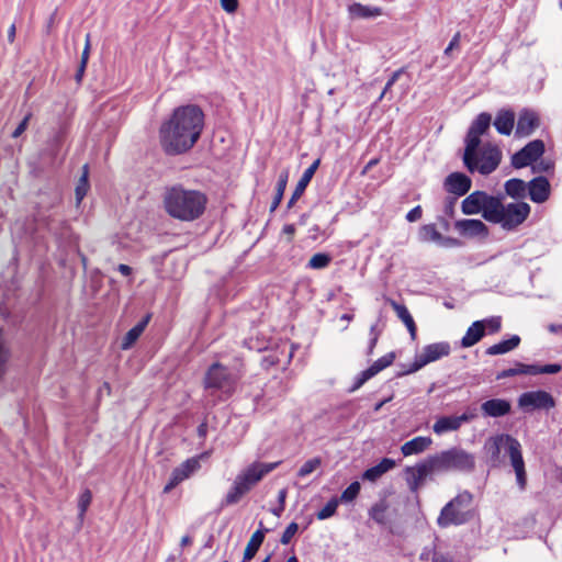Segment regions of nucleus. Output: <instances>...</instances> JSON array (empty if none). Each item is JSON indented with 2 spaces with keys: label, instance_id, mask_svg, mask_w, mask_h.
Segmentation results:
<instances>
[{
  "label": "nucleus",
  "instance_id": "obj_15",
  "mask_svg": "<svg viewBox=\"0 0 562 562\" xmlns=\"http://www.w3.org/2000/svg\"><path fill=\"white\" fill-rule=\"evenodd\" d=\"M199 458L193 457L187 459L179 467L175 468L171 472L168 483L164 487V493L171 492L178 484L186 479L190 477L194 472L200 469Z\"/></svg>",
  "mask_w": 562,
  "mask_h": 562
},
{
  "label": "nucleus",
  "instance_id": "obj_18",
  "mask_svg": "<svg viewBox=\"0 0 562 562\" xmlns=\"http://www.w3.org/2000/svg\"><path fill=\"white\" fill-rule=\"evenodd\" d=\"M540 125L538 114L529 109L519 112L515 134L517 137L530 136Z\"/></svg>",
  "mask_w": 562,
  "mask_h": 562
},
{
  "label": "nucleus",
  "instance_id": "obj_16",
  "mask_svg": "<svg viewBox=\"0 0 562 562\" xmlns=\"http://www.w3.org/2000/svg\"><path fill=\"white\" fill-rule=\"evenodd\" d=\"M405 473L406 482L412 492H417L427 476L436 474L428 458L416 463L414 467H407Z\"/></svg>",
  "mask_w": 562,
  "mask_h": 562
},
{
  "label": "nucleus",
  "instance_id": "obj_23",
  "mask_svg": "<svg viewBox=\"0 0 562 562\" xmlns=\"http://www.w3.org/2000/svg\"><path fill=\"white\" fill-rule=\"evenodd\" d=\"M483 415L488 417H503L510 413L512 404L504 398H492L481 405Z\"/></svg>",
  "mask_w": 562,
  "mask_h": 562
},
{
  "label": "nucleus",
  "instance_id": "obj_44",
  "mask_svg": "<svg viewBox=\"0 0 562 562\" xmlns=\"http://www.w3.org/2000/svg\"><path fill=\"white\" fill-rule=\"evenodd\" d=\"M322 464V459L319 457L312 458L304 462V464L300 468L297 475L300 477H305L310 475L312 472L317 470Z\"/></svg>",
  "mask_w": 562,
  "mask_h": 562
},
{
  "label": "nucleus",
  "instance_id": "obj_49",
  "mask_svg": "<svg viewBox=\"0 0 562 562\" xmlns=\"http://www.w3.org/2000/svg\"><path fill=\"white\" fill-rule=\"evenodd\" d=\"M405 71V68L402 67L400 69H397L396 71H394L392 74V76L390 77V79L387 80L381 95L379 97V100H382L384 98V95L387 93V91L394 86V83L398 80V78L401 77L402 74H404Z\"/></svg>",
  "mask_w": 562,
  "mask_h": 562
},
{
  "label": "nucleus",
  "instance_id": "obj_38",
  "mask_svg": "<svg viewBox=\"0 0 562 562\" xmlns=\"http://www.w3.org/2000/svg\"><path fill=\"white\" fill-rule=\"evenodd\" d=\"M288 177H289L288 171H282L280 173L278 182H277L276 195L270 205V212L276 211L278 209V206L280 205L283 194H284V191H285V188H286Z\"/></svg>",
  "mask_w": 562,
  "mask_h": 562
},
{
  "label": "nucleus",
  "instance_id": "obj_28",
  "mask_svg": "<svg viewBox=\"0 0 562 562\" xmlns=\"http://www.w3.org/2000/svg\"><path fill=\"white\" fill-rule=\"evenodd\" d=\"M432 443V439L430 437H415L409 441H406L401 447V452L403 456L408 457L413 454H419L427 450Z\"/></svg>",
  "mask_w": 562,
  "mask_h": 562
},
{
  "label": "nucleus",
  "instance_id": "obj_43",
  "mask_svg": "<svg viewBox=\"0 0 562 562\" xmlns=\"http://www.w3.org/2000/svg\"><path fill=\"white\" fill-rule=\"evenodd\" d=\"M331 261V257L325 252H317L313 255L307 263V267L311 269H324Z\"/></svg>",
  "mask_w": 562,
  "mask_h": 562
},
{
  "label": "nucleus",
  "instance_id": "obj_54",
  "mask_svg": "<svg viewBox=\"0 0 562 562\" xmlns=\"http://www.w3.org/2000/svg\"><path fill=\"white\" fill-rule=\"evenodd\" d=\"M90 46H91L90 34H87L85 48L82 50L81 59H80V63L83 64V66H87V64H88V59H89V55H90Z\"/></svg>",
  "mask_w": 562,
  "mask_h": 562
},
{
  "label": "nucleus",
  "instance_id": "obj_27",
  "mask_svg": "<svg viewBox=\"0 0 562 562\" xmlns=\"http://www.w3.org/2000/svg\"><path fill=\"white\" fill-rule=\"evenodd\" d=\"M515 125V113L512 110H501L496 114L494 126L502 135H510Z\"/></svg>",
  "mask_w": 562,
  "mask_h": 562
},
{
  "label": "nucleus",
  "instance_id": "obj_50",
  "mask_svg": "<svg viewBox=\"0 0 562 562\" xmlns=\"http://www.w3.org/2000/svg\"><path fill=\"white\" fill-rule=\"evenodd\" d=\"M553 168V165L549 160L541 159L540 161L537 160L532 166V172L533 173H547Z\"/></svg>",
  "mask_w": 562,
  "mask_h": 562
},
{
  "label": "nucleus",
  "instance_id": "obj_39",
  "mask_svg": "<svg viewBox=\"0 0 562 562\" xmlns=\"http://www.w3.org/2000/svg\"><path fill=\"white\" fill-rule=\"evenodd\" d=\"M387 508V503L385 501H380L371 507L369 515L375 522L384 525L386 522Z\"/></svg>",
  "mask_w": 562,
  "mask_h": 562
},
{
  "label": "nucleus",
  "instance_id": "obj_1",
  "mask_svg": "<svg viewBox=\"0 0 562 562\" xmlns=\"http://www.w3.org/2000/svg\"><path fill=\"white\" fill-rule=\"evenodd\" d=\"M203 127L204 113L200 106H178L159 127L160 146L167 155H182L196 144Z\"/></svg>",
  "mask_w": 562,
  "mask_h": 562
},
{
  "label": "nucleus",
  "instance_id": "obj_17",
  "mask_svg": "<svg viewBox=\"0 0 562 562\" xmlns=\"http://www.w3.org/2000/svg\"><path fill=\"white\" fill-rule=\"evenodd\" d=\"M394 359H395V353L392 351V352H389L385 356L381 357L376 361H374L368 369L361 371L357 375L355 383H353L352 387L350 389V391L353 392V391L360 389L368 380H370L371 378L376 375L379 372H381L382 370H384L385 368L391 366L393 363Z\"/></svg>",
  "mask_w": 562,
  "mask_h": 562
},
{
  "label": "nucleus",
  "instance_id": "obj_24",
  "mask_svg": "<svg viewBox=\"0 0 562 562\" xmlns=\"http://www.w3.org/2000/svg\"><path fill=\"white\" fill-rule=\"evenodd\" d=\"M470 417L467 414H462L460 416H443L437 419L432 429L438 435L458 430L461 425L467 423Z\"/></svg>",
  "mask_w": 562,
  "mask_h": 562
},
{
  "label": "nucleus",
  "instance_id": "obj_30",
  "mask_svg": "<svg viewBox=\"0 0 562 562\" xmlns=\"http://www.w3.org/2000/svg\"><path fill=\"white\" fill-rule=\"evenodd\" d=\"M485 335L484 322L475 321L467 329L465 335L461 339V346L469 348L477 344Z\"/></svg>",
  "mask_w": 562,
  "mask_h": 562
},
{
  "label": "nucleus",
  "instance_id": "obj_22",
  "mask_svg": "<svg viewBox=\"0 0 562 562\" xmlns=\"http://www.w3.org/2000/svg\"><path fill=\"white\" fill-rule=\"evenodd\" d=\"M503 196H495L486 193L482 216L485 221L496 224L497 221L502 220L499 215L503 212Z\"/></svg>",
  "mask_w": 562,
  "mask_h": 562
},
{
  "label": "nucleus",
  "instance_id": "obj_57",
  "mask_svg": "<svg viewBox=\"0 0 562 562\" xmlns=\"http://www.w3.org/2000/svg\"><path fill=\"white\" fill-rule=\"evenodd\" d=\"M86 67L87 66H83V64H81V63L79 64L78 69L75 75V80L77 83H81L82 78L85 76Z\"/></svg>",
  "mask_w": 562,
  "mask_h": 562
},
{
  "label": "nucleus",
  "instance_id": "obj_32",
  "mask_svg": "<svg viewBox=\"0 0 562 562\" xmlns=\"http://www.w3.org/2000/svg\"><path fill=\"white\" fill-rule=\"evenodd\" d=\"M267 531H268V529L263 528L262 522H260V528L252 533V536L250 537V539L245 548V551H244L245 560L254 559V557L256 555L257 551L259 550V548L261 547V544L265 540V535Z\"/></svg>",
  "mask_w": 562,
  "mask_h": 562
},
{
  "label": "nucleus",
  "instance_id": "obj_61",
  "mask_svg": "<svg viewBox=\"0 0 562 562\" xmlns=\"http://www.w3.org/2000/svg\"><path fill=\"white\" fill-rule=\"evenodd\" d=\"M117 271L120 273H122L123 276H125V277H128V276L132 274V268L130 266H127V265H124V263H120L117 266Z\"/></svg>",
  "mask_w": 562,
  "mask_h": 562
},
{
  "label": "nucleus",
  "instance_id": "obj_13",
  "mask_svg": "<svg viewBox=\"0 0 562 562\" xmlns=\"http://www.w3.org/2000/svg\"><path fill=\"white\" fill-rule=\"evenodd\" d=\"M554 405V398L546 391H529L520 394L518 397L519 408L527 413L537 409L549 411Z\"/></svg>",
  "mask_w": 562,
  "mask_h": 562
},
{
  "label": "nucleus",
  "instance_id": "obj_14",
  "mask_svg": "<svg viewBox=\"0 0 562 562\" xmlns=\"http://www.w3.org/2000/svg\"><path fill=\"white\" fill-rule=\"evenodd\" d=\"M562 367L558 363L553 364H525L516 362L514 368L505 369L497 373L496 379L502 380L518 374L525 375H538V374H554L560 372Z\"/></svg>",
  "mask_w": 562,
  "mask_h": 562
},
{
  "label": "nucleus",
  "instance_id": "obj_63",
  "mask_svg": "<svg viewBox=\"0 0 562 562\" xmlns=\"http://www.w3.org/2000/svg\"><path fill=\"white\" fill-rule=\"evenodd\" d=\"M378 159L374 158V159H371L363 168L362 170V173H367L370 169H372L376 164H378Z\"/></svg>",
  "mask_w": 562,
  "mask_h": 562
},
{
  "label": "nucleus",
  "instance_id": "obj_58",
  "mask_svg": "<svg viewBox=\"0 0 562 562\" xmlns=\"http://www.w3.org/2000/svg\"><path fill=\"white\" fill-rule=\"evenodd\" d=\"M378 339H379V334H374V336L371 337V339L369 341V346H368V351H367L368 356H371L373 353V350L376 346Z\"/></svg>",
  "mask_w": 562,
  "mask_h": 562
},
{
  "label": "nucleus",
  "instance_id": "obj_7",
  "mask_svg": "<svg viewBox=\"0 0 562 562\" xmlns=\"http://www.w3.org/2000/svg\"><path fill=\"white\" fill-rule=\"evenodd\" d=\"M238 379L239 375L237 373L229 371L222 363L215 362L206 371L204 386L205 389L221 390L225 394L231 395L235 390Z\"/></svg>",
  "mask_w": 562,
  "mask_h": 562
},
{
  "label": "nucleus",
  "instance_id": "obj_8",
  "mask_svg": "<svg viewBox=\"0 0 562 562\" xmlns=\"http://www.w3.org/2000/svg\"><path fill=\"white\" fill-rule=\"evenodd\" d=\"M492 116L486 112L480 113L472 122L465 137V148L463 154V162L467 169H472L470 161L481 144V135L486 133L490 128Z\"/></svg>",
  "mask_w": 562,
  "mask_h": 562
},
{
  "label": "nucleus",
  "instance_id": "obj_10",
  "mask_svg": "<svg viewBox=\"0 0 562 562\" xmlns=\"http://www.w3.org/2000/svg\"><path fill=\"white\" fill-rule=\"evenodd\" d=\"M451 351L450 345L448 342H435L427 345L423 348V351L417 355L414 359V362L411 367L404 372L398 373V376L404 374L414 373L420 370L426 364L437 361L443 357H447Z\"/></svg>",
  "mask_w": 562,
  "mask_h": 562
},
{
  "label": "nucleus",
  "instance_id": "obj_55",
  "mask_svg": "<svg viewBox=\"0 0 562 562\" xmlns=\"http://www.w3.org/2000/svg\"><path fill=\"white\" fill-rule=\"evenodd\" d=\"M459 43H460V33H456L454 36L452 37V40L450 41L449 45L447 46V48L445 49V55H449L450 52L458 47L459 46Z\"/></svg>",
  "mask_w": 562,
  "mask_h": 562
},
{
  "label": "nucleus",
  "instance_id": "obj_6",
  "mask_svg": "<svg viewBox=\"0 0 562 562\" xmlns=\"http://www.w3.org/2000/svg\"><path fill=\"white\" fill-rule=\"evenodd\" d=\"M473 495L469 491H463L448 502L441 509L437 524L441 528L449 526L464 525L471 520Z\"/></svg>",
  "mask_w": 562,
  "mask_h": 562
},
{
  "label": "nucleus",
  "instance_id": "obj_42",
  "mask_svg": "<svg viewBox=\"0 0 562 562\" xmlns=\"http://www.w3.org/2000/svg\"><path fill=\"white\" fill-rule=\"evenodd\" d=\"M92 493L90 490L86 488L79 496L78 499V519L82 522L86 516V513L91 504Z\"/></svg>",
  "mask_w": 562,
  "mask_h": 562
},
{
  "label": "nucleus",
  "instance_id": "obj_26",
  "mask_svg": "<svg viewBox=\"0 0 562 562\" xmlns=\"http://www.w3.org/2000/svg\"><path fill=\"white\" fill-rule=\"evenodd\" d=\"M486 192L484 191H474L469 194L461 204V210L463 214L472 215L479 214L483 212L484 199Z\"/></svg>",
  "mask_w": 562,
  "mask_h": 562
},
{
  "label": "nucleus",
  "instance_id": "obj_53",
  "mask_svg": "<svg viewBox=\"0 0 562 562\" xmlns=\"http://www.w3.org/2000/svg\"><path fill=\"white\" fill-rule=\"evenodd\" d=\"M423 215V210L419 205L415 206L414 209H412L407 214H406V220L411 223L413 222H416L418 220H420Z\"/></svg>",
  "mask_w": 562,
  "mask_h": 562
},
{
  "label": "nucleus",
  "instance_id": "obj_62",
  "mask_svg": "<svg viewBox=\"0 0 562 562\" xmlns=\"http://www.w3.org/2000/svg\"><path fill=\"white\" fill-rule=\"evenodd\" d=\"M207 434V424L202 423L198 426V435L200 438H205Z\"/></svg>",
  "mask_w": 562,
  "mask_h": 562
},
{
  "label": "nucleus",
  "instance_id": "obj_34",
  "mask_svg": "<svg viewBox=\"0 0 562 562\" xmlns=\"http://www.w3.org/2000/svg\"><path fill=\"white\" fill-rule=\"evenodd\" d=\"M12 357L10 342L2 329H0V381L8 372L9 362Z\"/></svg>",
  "mask_w": 562,
  "mask_h": 562
},
{
  "label": "nucleus",
  "instance_id": "obj_41",
  "mask_svg": "<svg viewBox=\"0 0 562 562\" xmlns=\"http://www.w3.org/2000/svg\"><path fill=\"white\" fill-rule=\"evenodd\" d=\"M82 175L76 186L75 194L77 203L79 204L83 198L86 196L88 189H89V182H88V165H85L82 167Z\"/></svg>",
  "mask_w": 562,
  "mask_h": 562
},
{
  "label": "nucleus",
  "instance_id": "obj_46",
  "mask_svg": "<svg viewBox=\"0 0 562 562\" xmlns=\"http://www.w3.org/2000/svg\"><path fill=\"white\" fill-rule=\"evenodd\" d=\"M360 483L358 481L352 482L340 495V501L342 503L352 502L360 492Z\"/></svg>",
  "mask_w": 562,
  "mask_h": 562
},
{
  "label": "nucleus",
  "instance_id": "obj_9",
  "mask_svg": "<svg viewBox=\"0 0 562 562\" xmlns=\"http://www.w3.org/2000/svg\"><path fill=\"white\" fill-rule=\"evenodd\" d=\"M502 160V151L497 146L487 144L485 145L480 156L476 155V151L473 154L472 159L470 161V166L472 169H468L470 172H474L477 170L481 175H490L497 169Z\"/></svg>",
  "mask_w": 562,
  "mask_h": 562
},
{
  "label": "nucleus",
  "instance_id": "obj_12",
  "mask_svg": "<svg viewBox=\"0 0 562 562\" xmlns=\"http://www.w3.org/2000/svg\"><path fill=\"white\" fill-rule=\"evenodd\" d=\"M544 153V143L541 139H533L512 156V166L521 169L532 166Z\"/></svg>",
  "mask_w": 562,
  "mask_h": 562
},
{
  "label": "nucleus",
  "instance_id": "obj_56",
  "mask_svg": "<svg viewBox=\"0 0 562 562\" xmlns=\"http://www.w3.org/2000/svg\"><path fill=\"white\" fill-rule=\"evenodd\" d=\"M456 201H457V198H452V199L447 200L446 205H445V213L447 215L453 216Z\"/></svg>",
  "mask_w": 562,
  "mask_h": 562
},
{
  "label": "nucleus",
  "instance_id": "obj_51",
  "mask_svg": "<svg viewBox=\"0 0 562 562\" xmlns=\"http://www.w3.org/2000/svg\"><path fill=\"white\" fill-rule=\"evenodd\" d=\"M31 115V113L26 114L24 119L20 122V124L16 126V128L12 132L13 138H18L24 133V131L27 128Z\"/></svg>",
  "mask_w": 562,
  "mask_h": 562
},
{
  "label": "nucleus",
  "instance_id": "obj_31",
  "mask_svg": "<svg viewBox=\"0 0 562 562\" xmlns=\"http://www.w3.org/2000/svg\"><path fill=\"white\" fill-rule=\"evenodd\" d=\"M149 319L150 314H147L138 324H136L125 334L121 344L122 349L127 350L136 342V340L145 330Z\"/></svg>",
  "mask_w": 562,
  "mask_h": 562
},
{
  "label": "nucleus",
  "instance_id": "obj_37",
  "mask_svg": "<svg viewBox=\"0 0 562 562\" xmlns=\"http://www.w3.org/2000/svg\"><path fill=\"white\" fill-rule=\"evenodd\" d=\"M349 13L355 18L369 19L382 14V10L378 7L363 5L361 3H352L348 8Z\"/></svg>",
  "mask_w": 562,
  "mask_h": 562
},
{
  "label": "nucleus",
  "instance_id": "obj_5",
  "mask_svg": "<svg viewBox=\"0 0 562 562\" xmlns=\"http://www.w3.org/2000/svg\"><path fill=\"white\" fill-rule=\"evenodd\" d=\"M435 473L464 472L475 469V457L461 447H452L427 457Z\"/></svg>",
  "mask_w": 562,
  "mask_h": 562
},
{
  "label": "nucleus",
  "instance_id": "obj_11",
  "mask_svg": "<svg viewBox=\"0 0 562 562\" xmlns=\"http://www.w3.org/2000/svg\"><path fill=\"white\" fill-rule=\"evenodd\" d=\"M530 214V205L526 202H516L508 203L504 205L503 212L501 213V221H497L496 224H499L502 228L506 231L516 229L519 225H521Z\"/></svg>",
  "mask_w": 562,
  "mask_h": 562
},
{
  "label": "nucleus",
  "instance_id": "obj_59",
  "mask_svg": "<svg viewBox=\"0 0 562 562\" xmlns=\"http://www.w3.org/2000/svg\"><path fill=\"white\" fill-rule=\"evenodd\" d=\"M282 232L283 234L288 235L289 239L291 240L295 234V226L293 224H286L283 226Z\"/></svg>",
  "mask_w": 562,
  "mask_h": 562
},
{
  "label": "nucleus",
  "instance_id": "obj_48",
  "mask_svg": "<svg viewBox=\"0 0 562 562\" xmlns=\"http://www.w3.org/2000/svg\"><path fill=\"white\" fill-rule=\"evenodd\" d=\"M297 530H299V525L296 522L289 524L281 536L280 542L282 544L290 543V541L292 540L294 535L297 532Z\"/></svg>",
  "mask_w": 562,
  "mask_h": 562
},
{
  "label": "nucleus",
  "instance_id": "obj_35",
  "mask_svg": "<svg viewBox=\"0 0 562 562\" xmlns=\"http://www.w3.org/2000/svg\"><path fill=\"white\" fill-rule=\"evenodd\" d=\"M504 189L507 195L513 199H524L528 195V184L526 181L513 178L505 182Z\"/></svg>",
  "mask_w": 562,
  "mask_h": 562
},
{
  "label": "nucleus",
  "instance_id": "obj_20",
  "mask_svg": "<svg viewBox=\"0 0 562 562\" xmlns=\"http://www.w3.org/2000/svg\"><path fill=\"white\" fill-rule=\"evenodd\" d=\"M528 196L535 203H543L550 195V183L543 176H538L527 182Z\"/></svg>",
  "mask_w": 562,
  "mask_h": 562
},
{
  "label": "nucleus",
  "instance_id": "obj_36",
  "mask_svg": "<svg viewBox=\"0 0 562 562\" xmlns=\"http://www.w3.org/2000/svg\"><path fill=\"white\" fill-rule=\"evenodd\" d=\"M520 344V337L517 335H513L509 339L502 340L491 347H488L485 351L488 356H497L507 353L515 348H517Z\"/></svg>",
  "mask_w": 562,
  "mask_h": 562
},
{
  "label": "nucleus",
  "instance_id": "obj_25",
  "mask_svg": "<svg viewBox=\"0 0 562 562\" xmlns=\"http://www.w3.org/2000/svg\"><path fill=\"white\" fill-rule=\"evenodd\" d=\"M319 166V159H316L308 168L305 169L302 177L296 183V187L292 193L291 199L288 202V207H292L297 199L301 198V195L304 193L306 187L311 182L314 173L316 172L317 168Z\"/></svg>",
  "mask_w": 562,
  "mask_h": 562
},
{
  "label": "nucleus",
  "instance_id": "obj_64",
  "mask_svg": "<svg viewBox=\"0 0 562 562\" xmlns=\"http://www.w3.org/2000/svg\"><path fill=\"white\" fill-rule=\"evenodd\" d=\"M15 24H12L8 31V40L10 43H12L15 38Z\"/></svg>",
  "mask_w": 562,
  "mask_h": 562
},
{
  "label": "nucleus",
  "instance_id": "obj_40",
  "mask_svg": "<svg viewBox=\"0 0 562 562\" xmlns=\"http://www.w3.org/2000/svg\"><path fill=\"white\" fill-rule=\"evenodd\" d=\"M419 236L423 241L441 243L443 240L442 235L437 231L434 224H427L422 226Z\"/></svg>",
  "mask_w": 562,
  "mask_h": 562
},
{
  "label": "nucleus",
  "instance_id": "obj_45",
  "mask_svg": "<svg viewBox=\"0 0 562 562\" xmlns=\"http://www.w3.org/2000/svg\"><path fill=\"white\" fill-rule=\"evenodd\" d=\"M338 499L331 498L317 514L316 517L319 520H325L335 515L338 507Z\"/></svg>",
  "mask_w": 562,
  "mask_h": 562
},
{
  "label": "nucleus",
  "instance_id": "obj_60",
  "mask_svg": "<svg viewBox=\"0 0 562 562\" xmlns=\"http://www.w3.org/2000/svg\"><path fill=\"white\" fill-rule=\"evenodd\" d=\"M431 562H452V559L440 553H434Z\"/></svg>",
  "mask_w": 562,
  "mask_h": 562
},
{
  "label": "nucleus",
  "instance_id": "obj_29",
  "mask_svg": "<svg viewBox=\"0 0 562 562\" xmlns=\"http://www.w3.org/2000/svg\"><path fill=\"white\" fill-rule=\"evenodd\" d=\"M395 467V461L390 458H383L376 465L367 469L362 474V480L375 482L384 473Z\"/></svg>",
  "mask_w": 562,
  "mask_h": 562
},
{
  "label": "nucleus",
  "instance_id": "obj_19",
  "mask_svg": "<svg viewBox=\"0 0 562 562\" xmlns=\"http://www.w3.org/2000/svg\"><path fill=\"white\" fill-rule=\"evenodd\" d=\"M472 186V180L462 172L450 173L443 182V187L447 192L454 194L456 196H463L467 194Z\"/></svg>",
  "mask_w": 562,
  "mask_h": 562
},
{
  "label": "nucleus",
  "instance_id": "obj_21",
  "mask_svg": "<svg viewBox=\"0 0 562 562\" xmlns=\"http://www.w3.org/2000/svg\"><path fill=\"white\" fill-rule=\"evenodd\" d=\"M454 227L460 235L467 237H486L488 235L487 226L480 220H460L456 222Z\"/></svg>",
  "mask_w": 562,
  "mask_h": 562
},
{
  "label": "nucleus",
  "instance_id": "obj_52",
  "mask_svg": "<svg viewBox=\"0 0 562 562\" xmlns=\"http://www.w3.org/2000/svg\"><path fill=\"white\" fill-rule=\"evenodd\" d=\"M221 7L227 13L236 12L238 8V0H220Z\"/></svg>",
  "mask_w": 562,
  "mask_h": 562
},
{
  "label": "nucleus",
  "instance_id": "obj_2",
  "mask_svg": "<svg viewBox=\"0 0 562 562\" xmlns=\"http://www.w3.org/2000/svg\"><path fill=\"white\" fill-rule=\"evenodd\" d=\"M164 207L166 213L182 222H192L200 218L207 204L206 195L193 189H186L181 184L167 188L164 193Z\"/></svg>",
  "mask_w": 562,
  "mask_h": 562
},
{
  "label": "nucleus",
  "instance_id": "obj_33",
  "mask_svg": "<svg viewBox=\"0 0 562 562\" xmlns=\"http://www.w3.org/2000/svg\"><path fill=\"white\" fill-rule=\"evenodd\" d=\"M390 303H391L392 308L395 311L397 317L407 327L412 339H415L416 334H417V327H416V324H415L411 313L408 312L407 307L403 304H400V303L393 301V300Z\"/></svg>",
  "mask_w": 562,
  "mask_h": 562
},
{
  "label": "nucleus",
  "instance_id": "obj_47",
  "mask_svg": "<svg viewBox=\"0 0 562 562\" xmlns=\"http://www.w3.org/2000/svg\"><path fill=\"white\" fill-rule=\"evenodd\" d=\"M484 322V330L487 328L490 333H497L502 327V318L499 316H492L486 319H482Z\"/></svg>",
  "mask_w": 562,
  "mask_h": 562
},
{
  "label": "nucleus",
  "instance_id": "obj_3",
  "mask_svg": "<svg viewBox=\"0 0 562 562\" xmlns=\"http://www.w3.org/2000/svg\"><path fill=\"white\" fill-rule=\"evenodd\" d=\"M503 448H506L509 456L510 464L515 471L519 490L524 491L527 485V473L520 442L510 435L502 434L490 437L484 443V450L486 451L488 461L493 467L499 464Z\"/></svg>",
  "mask_w": 562,
  "mask_h": 562
},
{
  "label": "nucleus",
  "instance_id": "obj_4",
  "mask_svg": "<svg viewBox=\"0 0 562 562\" xmlns=\"http://www.w3.org/2000/svg\"><path fill=\"white\" fill-rule=\"evenodd\" d=\"M278 465L279 462H254L245 470L240 471L236 475L232 487L222 501V507L237 504L263 479L265 475L273 471Z\"/></svg>",
  "mask_w": 562,
  "mask_h": 562
}]
</instances>
